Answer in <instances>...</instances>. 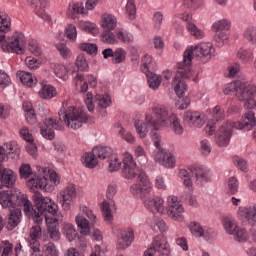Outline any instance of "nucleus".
<instances>
[{
    "mask_svg": "<svg viewBox=\"0 0 256 256\" xmlns=\"http://www.w3.org/2000/svg\"><path fill=\"white\" fill-rule=\"evenodd\" d=\"M144 203L148 209L151 211H157V213H163V198L156 196V197H148L145 196Z\"/></svg>",
    "mask_w": 256,
    "mask_h": 256,
    "instance_id": "nucleus-28",
    "label": "nucleus"
},
{
    "mask_svg": "<svg viewBox=\"0 0 256 256\" xmlns=\"http://www.w3.org/2000/svg\"><path fill=\"white\" fill-rule=\"evenodd\" d=\"M63 219V215H58L54 218H46V227L49 237L52 241H59L61 233L59 232V222Z\"/></svg>",
    "mask_w": 256,
    "mask_h": 256,
    "instance_id": "nucleus-19",
    "label": "nucleus"
},
{
    "mask_svg": "<svg viewBox=\"0 0 256 256\" xmlns=\"http://www.w3.org/2000/svg\"><path fill=\"white\" fill-rule=\"evenodd\" d=\"M0 43L3 51L8 53H16V55L25 54L27 40L23 33H19L13 37H6L5 34L0 35Z\"/></svg>",
    "mask_w": 256,
    "mask_h": 256,
    "instance_id": "nucleus-8",
    "label": "nucleus"
},
{
    "mask_svg": "<svg viewBox=\"0 0 256 256\" xmlns=\"http://www.w3.org/2000/svg\"><path fill=\"white\" fill-rule=\"evenodd\" d=\"M127 59V52L123 48H117L114 51V56L112 58V63L114 65H119Z\"/></svg>",
    "mask_w": 256,
    "mask_h": 256,
    "instance_id": "nucleus-46",
    "label": "nucleus"
},
{
    "mask_svg": "<svg viewBox=\"0 0 256 256\" xmlns=\"http://www.w3.org/2000/svg\"><path fill=\"white\" fill-rule=\"evenodd\" d=\"M134 233L133 231H128L125 234H121L118 238V249H127L133 243Z\"/></svg>",
    "mask_w": 256,
    "mask_h": 256,
    "instance_id": "nucleus-37",
    "label": "nucleus"
},
{
    "mask_svg": "<svg viewBox=\"0 0 256 256\" xmlns=\"http://www.w3.org/2000/svg\"><path fill=\"white\" fill-rule=\"evenodd\" d=\"M11 31V18L3 12H0V32L9 33Z\"/></svg>",
    "mask_w": 256,
    "mask_h": 256,
    "instance_id": "nucleus-43",
    "label": "nucleus"
},
{
    "mask_svg": "<svg viewBox=\"0 0 256 256\" xmlns=\"http://www.w3.org/2000/svg\"><path fill=\"white\" fill-rule=\"evenodd\" d=\"M44 255L45 256H59V250L52 242L47 243L44 246Z\"/></svg>",
    "mask_w": 256,
    "mask_h": 256,
    "instance_id": "nucleus-58",
    "label": "nucleus"
},
{
    "mask_svg": "<svg viewBox=\"0 0 256 256\" xmlns=\"http://www.w3.org/2000/svg\"><path fill=\"white\" fill-rule=\"evenodd\" d=\"M102 27L106 32L113 31L117 27V18L111 14H104L102 16Z\"/></svg>",
    "mask_w": 256,
    "mask_h": 256,
    "instance_id": "nucleus-36",
    "label": "nucleus"
},
{
    "mask_svg": "<svg viewBox=\"0 0 256 256\" xmlns=\"http://www.w3.org/2000/svg\"><path fill=\"white\" fill-rule=\"evenodd\" d=\"M185 209L183 208V204L179 202V198L177 196H169L168 197V215L174 221H183V212Z\"/></svg>",
    "mask_w": 256,
    "mask_h": 256,
    "instance_id": "nucleus-14",
    "label": "nucleus"
},
{
    "mask_svg": "<svg viewBox=\"0 0 256 256\" xmlns=\"http://www.w3.org/2000/svg\"><path fill=\"white\" fill-rule=\"evenodd\" d=\"M130 192L134 197L140 196L142 199H145V196L151 193V187L149 186V183L145 186L144 183L139 182L130 187Z\"/></svg>",
    "mask_w": 256,
    "mask_h": 256,
    "instance_id": "nucleus-29",
    "label": "nucleus"
},
{
    "mask_svg": "<svg viewBox=\"0 0 256 256\" xmlns=\"http://www.w3.org/2000/svg\"><path fill=\"white\" fill-rule=\"evenodd\" d=\"M69 13H71L73 17H77V15H87V10L83 2H76L69 5Z\"/></svg>",
    "mask_w": 256,
    "mask_h": 256,
    "instance_id": "nucleus-42",
    "label": "nucleus"
},
{
    "mask_svg": "<svg viewBox=\"0 0 256 256\" xmlns=\"http://www.w3.org/2000/svg\"><path fill=\"white\" fill-rule=\"evenodd\" d=\"M79 27L81 31H85L86 33H98L99 27L97 24L89 21H81L79 22Z\"/></svg>",
    "mask_w": 256,
    "mask_h": 256,
    "instance_id": "nucleus-47",
    "label": "nucleus"
},
{
    "mask_svg": "<svg viewBox=\"0 0 256 256\" xmlns=\"http://www.w3.org/2000/svg\"><path fill=\"white\" fill-rule=\"evenodd\" d=\"M188 227L194 237H203L204 228L201 227V224L197 222H191Z\"/></svg>",
    "mask_w": 256,
    "mask_h": 256,
    "instance_id": "nucleus-54",
    "label": "nucleus"
},
{
    "mask_svg": "<svg viewBox=\"0 0 256 256\" xmlns=\"http://www.w3.org/2000/svg\"><path fill=\"white\" fill-rule=\"evenodd\" d=\"M29 51L35 55V57H40L42 51H41V47H39V42H37V40H30L29 43Z\"/></svg>",
    "mask_w": 256,
    "mask_h": 256,
    "instance_id": "nucleus-60",
    "label": "nucleus"
},
{
    "mask_svg": "<svg viewBox=\"0 0 256 256\" xmlns=\"http://www.w3.org/2000/svg\"><path fill=\"white\" fill-rule=\"evenodd\" d=\"M237 57L242 63H249L253 59V50L241 47L237 52Z\"/></svg>",
    "mask_w": 256,
    "mask_h": 256,
    "instance_id": "nucleus-44",
    "label": "nucleus"
},
{
    "mask_svg": "<svg viewBox=\"0 0 256 256\" xmlns=\"http://www.w3.org/2000/svg\"><path fill=\"white\" fill-rule=\"evenodd\" d=\"M141 71L142 73H149L151 71H157V63L153 61V57L149 54L144 55L142 58Z\"/></svg>",
    "mask_w": 256,
    "mask_h": 256,
    "instance_id": "nucleus-30",
    "label": "nucleus"
},
{
    "mask_svg": "<svg viewBox=\"0 0 256 256\" xmlns=\"http://www.w3.org/2000/svg\"><path fill=\"white\" fill-rule=\"evenodd\" d=\"M102 215L104 217V221H113V214L111 213V204L109 202L104 201L101 204Z\"/></svg>",
    "mask_w": 256,
    "mask_h": 256,
    "instance_id": "nucleus-52",
    "label": "nucleus"
},
{
    "mask_svg": "<svg viewBox=\"0 0 256 256\" xmlns=\"http://www.w3.org/2000/svg\"><path fill=\"white\" fill-rule=\"evenodd\" d=\"M212 119L208 120L207 125L205 126V132L207 135H215L217 129V123L225 119V109L217 105L213 108L211 112Z\"/></svg>",
    "mask_w": 256,
    "mask_h": 256,
    "instance_id": "nucleus-13",
    "label": "nucleus"
},
{
    "mask_svg": "<svg viewBox=\"0 0 256 256\" xmlns=\"http://www.w3.org/2000/svg\"><path fill=\"white\" fill-rule=\"evenodd\" d=\"M176 19H181L182 21H185L186 23H189L191 19H193V14H191L189 11H178L174 15V21Z\"/></svg>",
    "mask_w": 256,
    "mask_h": 256,
    "instance_id": "nucleus-63",
    "label": "nucleus"
},
{
    "mask_svg": "<svg viewBox=\"0 0 256 256\" xmlns=\"http://www.w3.org/2000/svg\"><path fill=\"white\" fill-rule=\"evenodd\" d=\"M62 233L70 242L79 239V233H77L75 226L71 223L63 224Z\"/></svg>",
    "mask_w": 256,
    "mask_h": 256,
    "instance_id": "nucleus-34",
    "label": "nucleus"
},
{
    "mask_svg": "<svg viewBox=\"0 0 256 256\" xmlns=\"http://www.w3.org/2000/svg\"><path fill=\"white\" fill-rule=\"evenodd\" d=\"M167 125H172V130L174 131L175 135H183V126L181 125V120L177 118V115L171 114L167 116Z\"/></svg>",
    "mask_w": 256,
    "mask_h": 256,
    "instance_id": "nucleus-35",
    "label": "nucleus"
},
{
    "mask_svg": "<svg viewBox=\"0 0 256 256\" xmlns=\"http://www.w3.org/2000/svg\"><path fill=\"white\" fill-rule=\"evenodd\" d=\"M83 165L84 167H87V169H95L97 165H99V161L97 160V156L95 155V152H87L83 156Z\"/></svg>",
    "mask_w": 256,
    "mask_h": 256,
    "instance_id": "nucleus-39",
    "label": "nucleus"
},
{
    "mask_svg": "<svg viewBox=\"0 0 256 256\" xmlns=\"http://www.w3.org/2000/svg\"><path fill=\"white\" fill-rule=\"evenodd\" d=\"M178 175L180 179L184 180L183 184L185 185V187H187L188 189L193 188V181H191V178H189V172L186 169L179 170Z\"/></svg>",
    "mask_w": 256,
    "mask_h": 256,
    "instance_id": "nucleus-53",
    "label": "nucleus"
},
{
    "mask_svg": "<svg viewBox=\"0 0 256 256\" xmlns=\"http://www.w3.org/2000/svg\"><path fill=\"white\" fill-rule=\"evenodd\" d=\"M76 225L80 229L81 235H91L95 241H102L103 236L101 235V230L97 228L89 227V220L83 216L76 217Z\"/></svg>",
    "mask_w": 256,
    "mask_h": 256,
    "instance_id": "nucleus-12",
    "label": "nucleus"
},
{
    "mask_svg": "<svg viewBox=\"0 0 256 256\" xmlns=\"http://www.w3.org/2000/svg\"><path fill=\"white\" fill-rule=\"evenodd\" d=\"M61 131L62 126L59 125V122L53 118H45L43 126L40 127V133L44 139L48 141H53L55 139V131Z\"/></svg>",
    "mask_w": 256,
    "mask_h": 256,
    "instance_id": "nucleus-16",
    "label": "nucleus"
},
{
    "mask_svg": "<svg viewBox=\"0 0 256 256\" xmlns=\"http://www.w3.org/2000/svg\"><path fill=\"white\" fill-rule=\"evenodd\" d=\"M19 173L22 179H29V177L33 175V178H31L27 183V187L31 189V191H36L37 189L49 191L51 187V185H49V179L45 176L37 175V172H33L30 164H21Z\"/></svg>",
    "mask_w": 256,
    "mask_h": 256,
    "instance_id": "nucleus-7",
    "label": "nucleus"
},
{
    "mask_svg": "<svg viewBox=\"0 0 256 256\" xmlns=\"http://www.w3.org/2000/svg\"><path fill=\"white\" fill-rule=\"evenodd\" d=\"M239 101H244L245 109H248L246 113L251 111L253 113V109H256V86L255 85H248L242 84L240 82V86L238 87V94L237 96Z\"/></svg>",
    "mask_w": 256,
    "mask_h": 256,
    "instance_id": "nucleus-10",
    "label": "nucleus"
},
{
    "mask_svg": "<svg viewBox=\"0 0 256 256\" xmlns=\"http://www.w3.org/2000/svg\"><path fill=\"white\" fill-rule=\"evenodd\" d=\"M211 29L214 33L231 31V21L228 19L217 20L212 24Z\"/></svg>",
    "mask_w": 256,
    "mask_h": 256,
    "instance_id": "nucleus-32",
    "label": "nucleus"
},
{
    "mask_svg": "<svg viewBox=\"0 0 256 256\" xmlns=\"http://www.w3.org/2000/svg\"><path fill=\"white\" fill-rule=\"evenodd\" d=\"M144 74H146L147 83L150 89H153L154 91H156V89H159V87L161 86V82L163 81V77L161 75L153 73V71L145 72Z\"/></svg>",
    "mask_w": 256,
    "mask_h": 256,
    "instance_id": "nucleus-33",
    "label": "nucleus"
},
{
    "mask_svg": "<svg viewBox=\"0 0 256 256\" xmlns=\"http://www.w3.org/2000/svg\"><path fill=\"white\" fill-rule=\"evenodd\" d=\"M190 173L195 177L197 185H205V183H210L211 177H213V172L207 167L190 166Z\"/></svg>",
    "mask_w": 256,
    "mask_h": 256,
    "instance_id": "nucleus-17",
    "label": "nucleus"
},
{
    "mask_svg": "<svg viewBox=\"0 0 256 256\" xmlns=\"http://www.w3.org/2000/svg\"><path fill=\"white\" fill-rule=\"evenodd\" d=\"M59 118L63 119L64 123H66L67 127L70 129H81V122L77 119V115H79V109L74 106H69L65 109V106H62L58 112Z\"/></svg>",
    "mask_w": 256,
    "mask_h": 256,
    "instance_id": "nucleus-11",
    "label": "nucleus"
},
{
    "mask_svg": "<svg viewBox=\"0 0 256 256\" xmlns=\"http://www.w3.org/2000/svg\"><path fill=\"white\" fill-rule=\"evenodd\" d=\"M100 39L102 43H106L107 45H115L119 43V40L115 33H102L100 35Z\"/></svg>",
    "mask_w": 256,
    "mask_h": 256,
    "instance_id": "nucleus-49",
    "label": "nucleus"
},
{
    "mask_svg": "<svg viewBox=\"0 0 256 256\" xmlns=\"http://www.w3.org/2000/svg\"><path fill=\"white\" fill-rule=\"evenodd\" d=\"M0 205L2 209H15L21 207L24 213L29 211L27 195L21 193L19 189H8L0 191Z\"/></svg>",
    "mask_w": 256,
    "mask_h": 256,
    "instance_id": "nucleus-5",
    "label": "nucleus"
},
{
    "mask_svg": "<svg viewBox=\"0 0 256 256\" xmlns=\"http://www.w3.org/2000/svg\"><path fill=\"white\" fill-rule=\"evenodd\" d=\"M95 103L98 105V112L101 117L107 116V107L111 106V96L109 95H101L96 94L95 95Z\"/></svg>",
    "mask_w": 256,
    "mask_h": 256,
    "instance_id": "nucleus-26",
    "label": "nucleus"
},
{
    "mask_svg": "<svg viewBox=\"0 0 256 256\" xmlns=\"http://www.w3.org/2000/svg\"><path fill=\"white\" fill-rule=\"evenodd\" d=\"M229 39V34L227 33H218L214 35V40L219 47H223L227 40Z\"/></svg>",
    "mask_w": 256,
    "mask_h": 256,
    "instance_id": "nucleus-64",
    "label": "nucleus"
},
{
    "mask_svg": "<svg viewBox=\"0 0 256 256\" xmlns=\"http://www.w3.org/2000/svg\"><path fill=\"white\" fill-rule=\"evenodd\" d=\"M92 151L94 155H96V158L101 159L102 161L109 159V157L113 155V149L109 146H96Z\"/></svg>",
    "mask_w": 256,
    "mask_h": 256,
    "instance_id": "nucleus-31",
    "label": "nucleus"
},
{
    "mask_svg": "<svg viewBox=\"0 0 256 256\" xmlns=\"http://www.w3.org/2000/svg\"><path fill=\"white\" fill-rule=\"evenodd\" d=\"M76 119H78L80 127H83V123H89L90 125L95 124V118L93 116H89L80 110H78V115L76 116Z\"/></svg>",
    "mask_w": 256,
    "mask_h": 256,
    "instance_id": "nucleus-51",
    "label": "nucleus"
},
{
    "mask_svg": "<svg viewBox=\"0 0 256 256\" xmlns=\"http://www.w3.org/2000/svg\"><path fill=\"white\" fill-rule=\"evenodd\" d=\"M28 4L34 9V13L44 21H51V16L45 11L48 1L47 0H28Z\"/></svg>",
    "mask_w": 256,
    "mask_h": 256,
    "instance_id": "nucleus-23",
    "label": "nucleus"
},
{
    "mask_svg": "<svg viewBox=\"0 0 256 256\" xmlns=\"http://www.w3.org/2000/svg\"><path fill=\"white\" fill-rule=\"evenodd\" d=\"M238 215L242 219H245L247 221L248 225H251V227H255L256 225V204L249 207H243L240 206L238 208Z\"/></svg>",
    "mask_w": 256,
    "mask_h": 256,
    "instance_id": "nucleus-24",
    "label": "nucleus"
},
{
    "mask_svg": "<svg viewBox=\"0 0 256 256\" xmlns=\"http://www.w3.org/2000/svg\"><path fill=\"white\" fill-rule=\"evenodd\" d=\"M8 211L9 213L4 220L3 227H6L7 231H13L21 223V208L16 207Z\"/></svg>",
    "mask_w": 256,
    "mask_h": 256,
    "instance_id": "nucleus-20",
    "label": "nucleus"
},
{
    "mask_svg": "<svg viewBox=\"0 0 256 256\" xmlns=\"http://www.w3.org/2000/svg\"><path fill=\"white\" fill-rule=\"evenodd\" d=\"M203 5V0H184V7L186 9H192V11H196Z\"/></svg>",
    "mask_w": 256,
    "mask_h": 256,
    "instance_id": "nucleus-61",
    "label": "nucleus"
},
{
    "mask_svg": "<svg viewBox=\"0 0 256 256\" xmlns=\"http://www.w3.org/2000/svg\"><path fill=\"white\" fill-rule=\"evenodd\" d=\"M20 137H22L25 141H27L29 144L26 146V151L31 155L32 157H37V145L33 143V134L29 133V128L23 127L19 131Z\"/></svg>",
    "mask_w": 256,
    "mask_h": 256,
    "instance_id": "nucleus-25",
    "label": "nucleus"
},
{
    "mask_svg": "<svg viewBox=\"0 0 256 256\" xmlns=\"http://www.w3.org/2000/svg\"><path fill=\"white\" fill-rule=\"evenodd\" d=\"M4 147L6 148L0 146V163L7 161L9 157L10 159H19L21 156V148L19 147L18 143H6L4 144Z\"/></svg>",
    "mask_w": 256,
    "mask_h": 256,
    "instance_id": "nucleus-15",
    "label": "nucleus"
},
{
    "mask_svg": "<svg viewBox=\"0 0 256 256\" xmlns=\"http://www.w3.org/2000/svg\"><path fill=\"white\" fill-rule=\"evenodd\" d=\"M19 75L22 85L26 87H33L37 83V79H33V75L29 72L22 71Z\"/></svg>",
    "mask_w": 256,
    "mask_h": 256,
    "instance_id": "nucleus-45",
    "label": "nucleus"
},
{
    "mask_svg": "<svg viewBox=\"0 0 256 256\" xmlns=\"http://www.w3.org/2000/svg\"><path fill=\"white\" fill-rule=\"evenodd\" d=\"M222 225L226 233H228V235L235 234V230L239 228V226L237 225V222H235V220L231 216L223 217Z\"/></svg>",
    "mask_w": 256,
    "mask_h": 256,
    "instance_id": "nucleus-38",
    "label": "nucleus"
},
{
    "mask_svg": "<svg viewBox=\"0 0 256 256\" xmlns=\"http://www.w3.org/2000/svg\"><path fill=\"white\" fill-rule=\"evenodd\" d=\"M80 51H84L88 55L92 57H96L97 53L99 52V47L95 43L83 42L79 45Z\"/></svg>",
    "mask_w": 256,
    "mask_h": 256,
    "instance_id": "nucleus-41",
    "label": "nucleus"
},
{
    "mask_svg": "<svg viewBox=\"0 0 256 256\" xmlns=\"http://www.w3.org/2000/svg\"><path fill=\"white\" fill-rule=\"evenodd\" d=\"M256 126L255 112H245L241 121H227L216 132V144L218 147H227L233 135V129L251 131Z\"/></svg>",
    "mask_w": 256,
    "mask_h": 256,
    "instance_id": "nucleus-3",
    "label": "nucleus"
},
{
    "mask_svg": "<svg viewBox=\"0 0 256 256\" xmlns=\"http://www.w3.org/2000/svg\"><path fill=\"white\" fill-rule=\"evenodd\" d=\"M234 236L235 241H238V243H245L247 241V230L237 228L234 232V234H231Z\"/></svg>",
    "mask_w": 256,
    "mask_h": 256,
    "instance_id": "nucleus-55",
    "label": "nucleus"
},
{
    "mask_svg": "<svg viewBox=\"0 0 256 256\" xmlns=\"http://www.w3.org/2000/svg\"><path fill=\"white\" fill-rule=\"evenodd\" d=\"M39 97L41 99H53V97H57V89L52 85H44L39 91Z\"/></svg>",
    "mask_w": 256,
    "mask_h": 256,
    "instance_id": "nucleus-40",
    "label": "nucleus"
},
{
    "mask_svg": "<svg viewBox=\"0 0 256 256\" xmlns=\"http://www.w3.org/2000/svg\"><path fill=\"white\" fill-rule=\"evenodd\" d=\"M215 48L213 44L206 42L200 43L196 46H188L183 54L182 63H178V71L173 78L172 85L174 86V91L176 95L181 99L188 89L187 83L181 81V79H191L193 72L190 70L191 61L193 57H199L201 63H207L211 60Z\"/></svg>",
    "mask_w": 256,
    "mask_h": 256,
    "instance_id": "nucleus-1",
    "label": "nucleus"
},
{
    "mask_svg": "<svg viewBox=\"0 0 256 256\" xmlns=\"http://www.w3.org/2000/svg\"><path fill=\"white\" fill-rule=\"evenodd\" d=\"M154 117L151 114H147L145 118V122H141V120H136L134 126L136 128V132L138 135L143 139L147 137V133H149V128L152 127L151 137L153 141V134L158 133L159 127H167V119H168V112L165 106L158 105L153 108Z\"/></svg>",
    "mask_w": 256,
    "mask_h": 256,
    "instance_id": "nucleus-4",
    "label": "nucleus"
},
{
    "mask_svg": "<svg viewBox=\"0 0 256 256\" xmlns=\"http://www.w3.org/2000/svg\"><path fill=\"white\" fill-rule=\"evenodd\" d=\"M75 65L78 67L79 71H82L83 73L89 71V63H87L85 54H80L77 56Z\"/></svg>",
    "mask_w": 256,
    "mask_h": 256,
    "instance_id": "nucleus-48",
    "label": "nucleus"
},
{
    "mask_svg": "<svg viewBox=\"0 0 256 256\" xmlns=\"http://www.w3.org/2000/svg\"><path fill=\"white\" fill-rule=\"evenodd\" d=\"M228 189L230 195H237V192L239 191V181L236 177H230L228 179Z\"/></svg>",
    "mask_w": 256,
    "mask_h": 256,
    "instance_id": "nucleus-57",
    "label": "nucleus"
},
{
    "mask_svg": "<svg viewBox=\"0 0 256 256\" xmlns=\"http://www.w3.org/2000/svg\"><path fill=\"white\" fill-rule=\"evenodd\" d=\"M54 73L56 75V77H58L59 79H63V81H67V67H65V65L63 64H55L54 65Z\"/></svg>",
    "mask_w": 256,
    "mask_h": 256,
    "instance_id": "nucleus-50",
    "label": "nucleus"
},
{
    "mask_svg": "<svg viewBox=\"0 0 256 256\" xmlns=\"http://www.w3.org/2000/svg\"><path fill=\"white\" fill-rule=\"evenodd\" d=\"M150 249H153V252L159 254V256H169V253H171L169 243L163 236L154 237Z\"/></svg>",
    "mask_w": 256,
    "mask_h": 256,
    "instance_id": "nucleus-21",
    "label": "nucleus"
},
{
    "mask_svg": "<svg viewBox=\"0 0 256 256\" xmlns=\"http://www.w3.org/2000/svg\"><path fill=\"white\" fill-rule=\"evenodd\" d=\"M32 199L34 201L31 203L29 198L26 196V201L28 202V212H24L26 217L35 221V223H43V217L45 221L47 219L59 217L61 212H59V206L55 202L51 201L49 197H44L43 194L36 192L33 194Z\"/></svg>",
    "mask_w": 256,
    "mask_h": 256,
    "instance_id": "nucleus-2",
    "label": "nucleus"
},
{
    "mask_svg": "<svg viewBox=\"0 0 256 256\" xmlns=\"http://www.w3.org/2000/svg\"><path fill=\"white\" fill-rule=\"evenodd\" d=\"M11 85V77L3 70H0V87L5 89Z\"/></svg>",
    "mask_w": 256,
    "mask_h": 256,
    "instance_id": "nucleus-62",
    "label": "nucleus"
},
{
    "mask_svg": "<svg viewBox=\"0 0 256 256\" xmlns=\"http://www.w3.org/2000/svg\"><path fill=\"white\" fill-rule=\"evenodd\" d=\"M239 87H240V81H236L228 84L223 91L224 95H230V93H234V95H236L237 97Z\"/></svg>",
    "mask_w": 256,
    "mask_h": 256,
    "instance_id": "nucleus-59",
    "label": "nucleus"
},
{
    "mask_svg": "<svg viewBox=\"0 0 256 256\" xmlns=\"http://www.w3.org/2000/svg\"><path fill=\"white\" fill-rule=\"evenodd\" d=\"M184 121L191 127L201 129L205 125V116H202L200 112L188 110L184 112Z\"/></svg>",
    "mask_w": 256,
    "mask_h": 256,
    "instance_id": "nucleus-22",
    "label": "nucleus"
},
{
    "mask_svg": "<svg viewBox=\"0 0 256 256\" xmlns=\"http://www.w3.org/2000/svg\"><path fill=\"white\" fill-rule=\"evenodd\" d=\"M15 181H17V176L15 172L9 169L2 170V176H0V183L2 187H7V189H11L15 185Z\"/></svg>",
    "mask_w": 256,
    "mask_h": 256,
    "instance_id": "nucleus-27",
    "label": "nucleus"
},
{
    "mask_svg": "<svg viewBox=\"0 0 256 256\" xmlns=\"http://www.w3.org/2000/svg\"><path fill=\"white\" fill-rule=\"evenodd\" d=\"M152 22L154 25V29H156V31H159V29H161V25H163V12H154Z\"/></svg>",
    "mask_w": 256,
    "mask_h": 256,
    "instance_id": "nucleus-56",
    "label": "nucleus"
},
{
    "mask_svg": "<svg viewBox=\"0 0 256 256\" xmlns=\"http://www.w3.org/2000/svg\"><path fill=\"white\" fill-rule=\"evenodd\" d=\"M152 138L154 146L156 147V149H158V152L155 155V160L158 163H161L163 167H166L167 169H173V167H175V157L166 149L161 148V136L159 135V133L155 131Z\"/></svg>",
    "mask_w": 256,
    "mask_h": 256,
    "instance_id": "nucleus-9",
    "label": "nucleus"
},
{
    "mask_svg": "<svg viewBox=\"0 0 256 256\" xmlns=\"http://www.w3.org/2000/svg\"><path fill=\"white\" fill-rule=\"evenodd\" d=\"M122 177L124 179H137V183H143L145 187L149 185L147 174L137 167V163L133 160L131 154H127L123 159Z\"/></svg>",
    "mask_w": 256,
    "mask_h": 256,
    "instance_id": "nucleus-6",
    "label": "nucleus"
},
{
    "mask_svg": "<svg viewBox=\"0 0 256 256\" xmlns=\"http://www.w3.org/2000/svg\"><path fill=\"white\" fill-rule=\"evenodd\" d=\"M77 197V189L75 185L66 187L58 196V201L60 205H62V209L64 211H69L71 209V203H73V199Z\"/></svg>",
    "mask_w": 256,
    "mask_h": 256,
    "instance_id": "nucleus-18",
    "label": "nucleus"
}]
</instances>
